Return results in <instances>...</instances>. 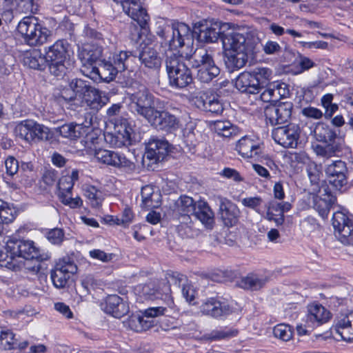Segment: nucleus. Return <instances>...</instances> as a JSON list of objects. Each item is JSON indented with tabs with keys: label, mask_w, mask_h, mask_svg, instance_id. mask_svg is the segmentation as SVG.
I'll list each match as a JSON object with an SVG mask.
<instances>
[{
	"label": "nucleus",
	"mask_w": 353,
	"mask_h": 353,
	"mask_svg": "<svg viewBox=\"0 0 353 353\" xmlns=\"http://www.w3.org/2000/svg\"><path fill=\"white\" fill-rule=\"evenodd\" d=\"M18 258L26 260L37 259L38 261L47 260L48 254H41L39 250L34 245L33 241L10 239L5 246H0V265L8 269H19Z\"/></svg>",
	"instance_id": "obj_1"
},
{
	"label": "nucleus",
	"mask_w": 353,
	"mask_h": 353,
	"mask_svg": "<svg viewBox=\"0 0 353 353\" xmlns=\"http://www.w3.org/2000/svg\"><path fill=\"white\" fill-rule=\"evenodd\" d=\"M132 58H135L132 52L121 50L118 52L111 53L108 50L91 74L92 78L100 77L105 82L112 81L119 72H121L129 67Z\"/></svg>",
	"instance_id": "obj_2"
},
{
	"label": "nucleus",
	"mask_w": 353,
	"mask_h": 353,
	"mask_svg": "<svg viewBox=\"0 0 353 353\" xmlns=\"http://www.w3.org/2000/svg\"><path fill=\"white\" fill-rule=\"evenodd\" d=\"M165 67L171 87L183 89L193 82L191 70L182 55L173 52L168 54Z\"/></svg>",
	"instance_id": "obj_3"
},
{
	"label": "nucleus",
	"mask_w": 353,
	"mask_h": 353,
	"mask_svg": "<svg viewBox=\"0 0 353 353\" xmlns=\"http://www.w3.org/2000/svg\"><path fill=\"white\" fill-rule=\"evenodd\" d=\"M312 133L317 141L325 144V145H316L314 148V151L318 156L328 159L341 151L340 138L336 131L327 124L321 122L316 123Z\"/></svg>",
	"instance_id": "obj_4"
},
{
	"label": "nucleus",
	"mask_w": 353,
	"mask_h": 353,
	"mask_svg": "<svg viewBox=\"0 0 353 353\" xmlns=\"http://www.w3.org/2000/svg\"><path fill=\"white\" fill-rule=\"evenodd\" d=\"M192 67L199 68L196 79L201 83H209L216 77L220 70L214 63L212 54L205 48H196L189 57Z\"/></svg>",
	"instance_id": "obj_5"
},
{
	"label": "nucleus",
	"mask_w": 353,
	"mask_h": 353,
	"mask_svg": "<svg viewBox=\"0 0 353 353\" xmlns=\"http://www.w3.org/2000/svg\"><path fill=\"white\" fill-rule=\"evenodd\" d=\"M17 31L30 46H41L48 41L51 31L38 23L34 17H24L17 26Z\"/></svg>",
	"instance_id": "obj_6"
},
{
	"label": "nucleus",
	"mask_w": 353,
	"mask_h": 353,
	"mask_svg": "<svg viewBox=\"0 0 353 353\" xmlns=\"http://www.w3.org/2000/svg\"><path fill=\"white\" fill-rule=\"evenodd\" d=\"M69 43L63 39L57 41L46 51L50 72L57 77H63L67 72L65 65Z\"/></svg>",
	"instance_id": "obj_7"
},
{
	"label": "nucleus",
	"mask_w": 353,
	"mask_h": 353,
	"mask_svg": "<svg viewBox=\"0 0 353 353\" xmlns=\"http://www.w3.org/2000/svg\"><path fill=\"white\" fill-rule=\"evenodd\" d=\"M16 136L29 143L48 141L51 138L50 129L33 120H24L14 128Z\"/></svg>",
	"instance_id": "obj_8"
},
{
	"label": "nucleus",
	"mask_w": 353,
	"mask_h": 353,
	"mask_svg": "<svg viewBox=\"0 0 353 353\" xmlns=\"http://www.w3.org/2000/svg\"><path fill=\"white\" fill-rule=\"evenodd\" d=\"M129 99L131 110L146 120L156 108L154 95L143 85L129 94Z\"/></svg>",
	"instance_id": "obj_9"
},
{
	"label": "nucleus",
	"mask_w": 353,
	"mask_h": 353,
	"mask_svg": "<svg viewBox=\"0 0 353 353\" xmlns=\"http://www.w3.org/2000/svg\"><path fill=\"white\" fill-rule=\"evenodd\" d=\"M158 34L168 43L171 50H176L192 41L191 30L188 26L183 23L172 24L164 30L158 32Z\"/></svg>",
	"instance_id": "obj_10"
},
{
	"label": "nucleus",
	"mask_w": 353,
	"mask_h": 353,
	"mask_svg": "<svg viewBox=\"0 0 353 353\" xmlns=\"http://www.w3.org/2000/svg\"><path fill=\"white\" fill-rule=\"evenodd\" d=\"M106 49H103L101 46L94 45H84L79 48L78 57L81 62V72L87 77H91L94 70L99 61L103 58Z\"/></svg>",
	"instance_id": "obj_11"
},
{
	"label": "nucleus",
	"mask_w": 353,
	"mask_h": 353,
	"mask_svg": "<svg viewBox=\"0 0 353 353\" xmlns=\"http://www.w3.org/2000/svg\"><path fill=\"white\" fill-rule=\"evenodd\" d=\"M301 129L299 125L290 124L274 128L272 137L276 143L285 148L297 147L300 138Z\"/></svg>",
	"instance_id": "obj_12"
},
{
	"label": "nucleus",
	"mask_w": 353,
	"mask_h": 353,
	"mask_svg": "<svg viewBox=\"0 0 353 353\" xmlns=\"http://www.w3.org/2000/svg\"><path fill=\"white\" fill-rule=\"evenodd\" d=\"M77 271V265L69 257L60 259L51 272V279L54 285L57 288H64Z\"/></svg>",
	"instance_id": "obj_13"
},
{
	"label": "nucleus",
	"mask_w": 353,
	"mask_h": 353,
	"mask_svg": "<svg viewBox=\"0 0 353 353\" xmlns=\"http://www.w3.org/2000/svg\"><path fill=\"white\" fill-rule=\"evenodd\" d=\"M293 104L290 101L279 102L265 108V119L272 125L288 122L292 117Z\"/></svg>",
	"instance_id": "obj_14"
},
{
	"label": "nucleus",
	"mask_w": 353,
	"mask_h": 353,
	"mask_svg": "<svg viewBox=\"0 0 353 353\" xmlns=\"http://www.w3.org/2000/svg\"><path fill=\"white\" fill-rule=\"evenodd\" d=\"M121 4L123 11L132 19L137 21L139 26L145 29L150 21V16L142 6L140 0H113Z\"/></svg>",
	"instance_id": "obj_15"
},
{
	"label": "nucleus",
	"mask_w": 353,
	"mask_h": 353,
	"mask_svg": "<svg viewBox=\"0 0 353 353\" xmlns=\"http://www.w3.org/2000/svg\"><path fill=\"white\" fill-rule=\"evenodd\" d=\"M93 150L92 155H94L97 161L101 163L115 168H126L128 170H132L135 168L132 162L116 152L101 148H94Z\"/></svg>",
	"instance_id": "obj_16"
},
{
	"label": "nucleus",
	"mask_w": 353,
	"mask_h": 353,
	"mask_svg": "<svg viewBox=\"0 0 353 353\" xmlns=\"http://www.w3.org/2000/svg\"><path fill=\"white\" fill-rule=\"evenodd\" d=\"M198 30V39L205 43H214L219 38L222 39L223 34V28L226 26L219 21H210L199 22L196 24Z\"/></svg>",
	"instance_id": "obj_17"
},
{
	"label": "nucleus",
	"mask_w": 353,
	"mask_h": 353,
	"mask_svg": "<svg viewBox=\"0 0 353 353\" xmlns=\"http://www.w3.org/2000/svg\"><path fill=\"white\" fill-rule=\"evenodd\" d=\"M222 43L225 51L234 50L237 52H253L254 45L248 38V34L232 31L222 37Z\"/></svg>",
	"instance_id": "obj_18"
},
{
	"label": "nucleus",
	"mask_w": 353,
	"mask_h": 353,
	"mask_svg": "<svg viewBox=\"0 0 353 353\" xmlns=\"http://www.w3.org/2000/svg\"><path fill=\"white\" fill-rule=\"evenodd\" d=\"M132 128L128 125L125 119L122 120L119 125L115 123L114 132H108L104 134L107 143L112 147L121 148L131 145Z\"/></svg>",
	"instance_id": "obj_19"
},
{
	"label": "nucleus",
	"mask_w": 353,
	"mask_h": 353,
	"mask_svg": "<svg viewBox=\"0 0 353 353\" xmlns=\"http://www.w3.org/2000/svg\"><path fill=\"white\" fill-rule=\"evenodd\" d=\"M332 225L339 239L345 244L353 241V219H350L342 212H334Z\"/></svg>",
	"instance_id": "obj_20"
},
{
	"label": "nucleus",
	"mask_w": 353,
	"mask_h": 353,
	"mask_svg": "<svg viewBox=\"0 0 353 353\" xmlns=\"http://www.w3.org/2000/svg\"><path fill=\"white\" fill-rule=\"evenodd\" d=\"M148 123L158 130L172 132L179 127V121L174 115L165 110H159L157 108L147 119Z\"/></svg>",
	"instance_id": "obj_21"
},
{
	"label": "nucleus",
	"mask_w": 353,
	"mask_h": 353,
	"mask_svg": "<svg viewBox=\"0 0 353 353\" xmlns=\"http://www.w3.org/2000/svg\"><path fill=\"white\" fill-rule=\"evenodd\" d=\"M329 182L337 190H341L347 184L348 170L345 162L338 160L332 161L325 169Z\"/></svg>",
	"instance_id": "obj_22"
},
{
	"label": "nucleus",
	"mask_w": 353,
	"mask_h": 353,
	"mask_svg": "<svg viewBox=\"0 0 353 353\" xmlns=\"http://www.w3.org/2000/svg\"><path fill=\"white\" fill-rule=\"evenodd\" d=\"M199 308L203 314L213 318L226 316L232 312L229 304L218 296L205 299Z\"/></svg>",
	"instance_id": "obj_23"
},
{
	"label": "nucleus",
	"mask_w": 353,
	"mask_h": 353,
	"mask_svg": "<svg viewBox=\"0 0 353 353\" xmlns=\"http://www.w3.org/2000/svg\"><path fill=\"white\" fill-rule=\"evenodd\" d=\"M170 144L165 139L152 137L147 145L145 155L153 163L162 161L168 156L170 151Z\"/></svg>",
	"instance_id": "obj_24"
},
{
	"label": "nucleus",
	"mask_w": 353,
	"mask_h": 353,
	"mask_svg": "<svg viewBox=\"0 0 353 353\" xmlns=\"http://www.w3.org/2000/svg\"><path fill=\"white\" fill-rule=\"evenodd\" d=\"M219 213L225 225L232 227L237 223L240 216V210L238 206L229 199L219 196Z\"/></svg>",
	"instance_id": "obj_25"
},
{
	"label": "nucleus",
	"mask_w": 353,
	"mask_h": 353,
	"mask_svg": "<svg viewBox=\"0 0 353 353\" xmlns=\"http://www.w3.org/2000/svg\"><path fill=\"white\" fill-rule=\"evenodd\" d=\"M69 89L63 90L61 92L62 98L66 101H72L77 97L83 99L88 90L92 86L90 84L81 79H72L69 83Z\"/></svg>",
	"instance_id": "obj_26"
},
{
	"label": "nucleus",
	"mask_w": 353,
	"mask_h": 353,
	"mask_svg": "<svg viewBox=\"0 0 353 353\" xmlns=\"http://www.w3.org/2000/svg\"><path fill=\"white\" fill-rule=\"evenodd\" d=\"M331 333L336 334L346 341H353V312L341 316L335 325L331 328Z\"/></svg>",
	"instance_id": "obj_27"
},
{
	"label": "nucleus",
	"mask_w": 353,
	"mask_h": 353,
	"mask_svg": "<svg viewBox=\"0 0 353 353\" xmlns=\"http://www.w3.org/2000/svg\"><path fill=\"white\" fill-rule=\"evenodd\" d=\"M109 101V98L104 92L92 86L83 99L86 106L92 112H98Z\"/></svg>",
	"instance_id": "obj_28"
},
{
	"label": "nucleus",
	"mask_w": 353,
	"mask_h": 353,
	"mask_svg": "<svg viewBox=\"0 0 353 353\" xmlns=\"http://www.w3.org/2000/svg\"><path fill=\"white\" fill-rule=\"evenodd\" d=\"M236 150L243 158H254L262 153L259 143L248 136L242 137L236 143Z\"/></svg>",
	"instance_id": "obj_29"
},
{
	"label": "nucleus",
	"mask_w": 353,
	"mask_h": 353,
	"mask_svg": "<svg viewBox=\"0 0 353 353\" xmlns=\"http://www.w3.org/2000/svg\"><path fill=\"white\" fill-rule=\"evenodd\" d=\"M104 310L115 318H121L129 312V307L123 299L117 294H111L105 299Z\"/></svg>",
	"instance_id": "obj_30"
},
{
	"label": "nucleus",
	"mask_w": 353,
	"mask_h": 353,
	"mask_svg": "<svg viewBox=\"0 0 353 353\" xmlns=\"http://www.w3.org/2000/svg\"><path fill=\"white\" fill-rule=\"evenodd\" d=\"M195 104L199 108L212 114H219L223 110V104L220 100L214 95L201 93L195 98Z\"/></svg>",
	"instance_id": "obj_31"
},
{
	"label": "nucleus",
	"mask_w": 353,
	"mask_h": 353,
	"mask_svg": "<svg viewBox=\"0 0 353 353\" xmlns=\"http://www.w3.org/2000/svg\"><path fill=\"white\" fill-rule=\"evenodd\" d=\"M312 199L314 208L323 219L327 217L331 208L336 201V196L327 189L325 190V193L321 196H318L314 194Z\"/></svg>",
	"instance_id": "obj_32"
},
{
	"label": "nucleus",
	"mask_w": 353,
	"mask_h": 353,
	"mask_svg": "<svg viewBox=\"0 0 353 353\" xmlns=\"http://www.w3.org/2000/svg\"><path fill=\"white\" fill-rule=\"evenodd\" d=\"M139 59L145 67L153 70L160 69L162 59L157 51L150 46H145L139 52Z\"/></svg>",
	"instance_id": "obj_33"
},
{
	"label": "nucleus",
	"mask_w": 353,
	"mask_h": 353,
	"mask_svg": "<svg viewBox=\"0 0 353 353\" xmlns=\"http://www.w3.org/2000/svg\"><path fill=\"white\" fill-rule=\"evenodd\" d=\"M234 86L241 92L254 94L260 92L256 81L250 71L241 72L236 78Z\"/></svg>",
	"instance_id": "obj_34"
},
{
	"label": "nucleus",
	"mask_w": 353,
	"mask_h": 353,
	"mask_svg": "<svg viewBox=\"0 0 353 353\" xmlns=\"http://www.w3.org/2000/svg\"><path fill=\"white\" fill-rule=\"evenodd\" d=\"M23 61L25 65L38 70H43L48 66L46 55L39 49H33L26 52L23 56Z\"/></svg>",
	"instance_id": "obj_35"
},
{
	"label": "nucleus",
	"mask_w": 353,
	"mask_h": 353,
	"mask_svg": "<svg viewBox=\"0 0 353 353\" xmlns=\"http://www.w3.org/2000/svg\"><path fill=\"white\" fill-rule=\"evenodd\" d=\"M249 53L234 50L225 51L224 61L226 68L230 72L242 68L248 61Z\"/></svg>",
	"instance_id": "obj_36"
},
{
	"label": "nucleus",
	"mask_w": 353,
	"mask_h": 353,
	"mask_svg": "<svg viewBox=\"0 0 353 353\" xmlns=\"http://www.w3.org/2000/svg\"><path fill=\"white\" fill-rule=\"evenodd\" d=\"M207 229H212L214 224V214L205 201L196 202V208L193 214Z\"/></svg>",
	"instance_id": "obj_37"
},
{
	"label": "nucleus",
	"mask_w": 353,
	"mask_h": 353,
	"mask_svg": "<svg viewBox=\"0 0 353 353\" xmlns=\"http://www.w3.org/2000/svg\"><path fill=\"white\" fill-rule=\"evenodd\" d=\"M28 342L19 343L13 332L0 327V350H11L19 349L22 350L28 346Z\"/></svg>",
	"instance_id": "obj_38"
},
{
	"label": "nucleus",
	"mask_w": 353,
	"mask_h": 353,
	"mask_svg": "<svg viewBox=\"0 0 353 353\" xmlns=\"http://www.w3.org/2000/svg\"><path fill=\"white\" fill-rule=\"evenodd\" d=\"M142 208L150 210L157 208L160 205V194L155 192L151 185H145L142 188L141 191Z\"/></svg>",
	"instance_id": "obj_39"
},
{
	"label": "nucleus",
	"mask_w": 353,
	"mask_h": 353,
	"mask_svg": "<svg viewBox=\"0 0 353 353\" xmlns=\"http://www.w3.org/2000/svg\"><path fill=\"white\" fill-rule=\"evenodd\" d=\"M330 312L323 305L314 304L308 308L307 319L316 325H321L329 321Z\"/></svg>",
	"instance_id": "obj_40"
},
{
	"label": "nucleus",
	"mask_w": 353,
	"mask_h": 353,
	"mask_svg": "<svg viewBox=\"0 0 353 353\" xmlns=\"http://www.w3.org/2000/svg\"><path fill=\"white\" fill-rule=\"evenodd\" d=\"M166 311V307L162 306L152 307L146 309L143 312V315L141 316V323L143 327V332L154 326V321L150 319V318L164 315Z\"/></svg>",
	"instance_id": "obj_41"
},
{
	"label": "nucleus",
	"mask_w": 353,
	"mask_h": 353,
	"mask_svg": "<svg viewBox=\"0 0 353 353\" xmlns=\"http://www.w3.org/2000/svg\"><path fill=\"white\" fill-rule=\"evenodd\" d=\"M136 293L145 300L161 299L163 294L155 288L152 283L140 284L135 287Z\"/></svg>",
	"instance_id": "obj_42"
},
{
	"label": "nucleus",
	"mask_w": 353,
	"mask_h": 353,
	"mask_svg": "<svg viewBox=\"0 0 353 353\" xmlns=\"http://www.w3.org/2000/svg\"><path fill=\"white\" fill-rule=\"evenodd\" d=\"M175 205L176 213L193 214L196 208V202L192 197L183 195L177 199Z\"/></svg>",
	"instance_id": "obj_43"
},
{
	"label": "nucleus",
	"mask_w": 353,
	"mask_h": 353,
	"mask_svg": "<svg viewBox=\"0 0 353 353\" xmlns=\"http://www.w3.org/2000/svg\"><path fill=\"white\" fill-rule=\"evenodd\" d=\"M265 219L268 221H273L277 226L283 224L285 216L281 212L279 202L273 201L268 203Z\"/></svg>",
	"instance_id": "obj_44"
},
{
	"label": "nucleus",
	"mask_w": 353,
	"mask_h": 353,
	"mask_svg": "<svg viewBox=\"0 0 353 353\" xmlns=\"http://www.w3.org/2000/svg\"><path fill=\"white\" fill-rule=\"evenodd\" d=\"M265 278L260 277L256 274H250L242 279L241 286L244 289L258 290L266 283Z\"/></svg>",
	"instance_id": "obj_45"
},
{
	"label": "nucleus",
	"mask_w": 353,
	"mask_h": 353,
	"mask_svg": "<svg viewBox=\"0 0 353 353\" xmlns=\"http://www.w3.org/2000/svg\"><path fill=\"white\" fill-rule=\"evenodd\" d=\"M82 127L81 125L68 123L61 125L57 129V131L61 136L70 139H76L79 138L81 135V130Z\"/></svg>",
	"instance_id": "obj_46"
},
{
	"label": "nucleus",
	"mask_w": 353,
	"mask_h": 353,
	"mask_svg": "<svg viewBox=\"0 0 353 353\" xmlns=\"http://www.w3.org/2000/svg\"><path fill=\"white\" fill-rule=\"evenodd\" d=\"M256 81V85L261 90L264 85L270 79L272 72L270 68L265 67H256L250 71Z\"/></svg>",
	"instance_id": "obj_47"
},
{
	"label": "nucleus",
	"mask_w": 353,
	"mask_h": 353,
	"mask_svg": "<svg viewBox=\"0 0 353 353\" xmlns=\"http://www.w3.org/2000/svg\"><path fill=\"white\" fill-rule=\"evenodd\" d=\"M85 196L90 201V203L93 208L99 207L103 200L102 192L92 185H88L85 188Z\"/></svg>",
	"instance_id": "obj_48"
},
{
	"label": "nucleus",
	"mask_w": 353,
	"mask_h": 353,
	"mask_svg": "<svg viewBox=\"0 0 353 353\" xmlns=\"http://www.w3.org/2000/svg\"><path fill=\"white\" fill-rule=\"evenodd\" d=\"M274 335L283 341H290L293 336V330L292 327L285 323H281L276 325L273 330Z\"/></svg>",
	"instance_id": "obj_49"
},
{
	"label": "nucleus",
	"mask_w": 353,
	"mask_h": 353,
	"mask_svg": "<svg viewBox=\"0 0 353 353\" xmlns=\"http://www.w3.org/2000/svg\"><path fill=\"white\" fill-rule=\"evenodd\" d=\"M237 331L231 329H223L213 330L210 333L206 334V338L209 340L216 341L220 339H229L236 336Z\"/></svg>",
	"instance_id": "obj_50"
},
{
	"label": "nucleus",
	"mask_w": 353,
	"mask_h": 353,
	"mask_svg": "<svg viewBox=\"0 0 353 353\" xmlns=\"http://www.w3.org/2000/svg\"><path fill=\"white\" fill-rule=\"evenodd\" d=\"M81 142L83 143L85 148L88 150V153L90 155L92 154L93 149L97 148V145L99 144L97 133L94 131L88 132Z\"/></svg>",
	"instance_id": "obj_51"
},
{
	"label": "nucleus",
	"mask_w": 353,
	"mask_h": 353,
	"mask_svg": "<svg viewBox=\"0 0 353 353\" xmlns=\"http://www.w3.org/2000/svg\"><path fill=\"white\" fill-rule=\"evenodd\" d=\"M58 196L62 203L72 208L80 207L82 204V200L79 197L72 198V193L58 194Z\"/></svg>",
	"instance_id": "obj_52"
},
{
	"label": "nucleus",
	"mask_w": 353,
	"mask_h": 353,
	"mask_svg": "<svg viewBox=\"0 0 353 353\" xmlns=\"http://www.w3.org/2000/svg\"><path fill=\"white\" fill-rule=\"evenodd\" d=\"M47 239L53 244L59 245L64 239V232L60 228H54L47 233Z\"/></svg>",
	"instance_id": "obj_53"
},
{
	"label": "nucleus",
	"mask_w": 353,
	"mask_h": 353,
	"mask_svg": "<svg viewBox=\"0 0 353 353\" xmlns=\"http://www.w3.org/2000/svg\"><path fill=\"white\" fill-rule=\"evenodd\" d=\"M74 183L69 176H62L58 182L57 188H58V194H65V193H71L72 190L73 188Z\"/></svg>",
	"instance_id": "obj_54"
},
{
	"label": "nucleus",
	"mask_w": 353,
	"mask_h": 353,
	"mask_svg": "<svg viewBox=\"0 0 353 353\" xmlns=\"http://www.w3.org/2000/svg\"><path fill=\"white\" fill-rule=\"evenodd\" d=\"M14 219L13 210L11 209L8 203L5 202V205L0 210V221L3 223L12 222Z\"/></svg>",
	"instance_id": "obj_55"
},
{
	"label": "nucleus",
	"mask_w": 353,
	"mask_h": 353,
	"mask_svg": "<svg viewBox=\"0 0 353 353\" xmlns=\"http://www.w3.org/2000/svg\"><path fill=\"white\" fill-rule=\"evenodd\" d=\"M260 98L261 101L265 103L277 101L274 92V85H272V83L269 84L268 87L261 92Z\"/></svg>",
	"instance_id": "obj_56"
},
{
	"label": "nucleus",
	"mask_w": 353,
	"mask_h": 353,
	"mask_svg": "<svg viewBox=\"0 0 353 353\" xmlns=\"http://www.w3.org/2000/svg\"><path fill=\"white\" fill-rule=\"evenodd\" d=\"M89 254L91 258L107 263L113 259V254L106 253L103 250L95 249L90 251Z\"/></svg>",
	"instance_id": "obj_57"
},
{
	"label": "nucleus",
	"mask_w": 353,
	"mask_h": 353,
	"mask_svg": "<svg viewBox=\"0 0 353 353\" xmlns=\"http://www.w3.org/2000/svg\"><path fill=\"white\" fill-rule=\"evenodd\" d=\"M167 279L169 283H172L178 287H183L187 282V277L177 272L168 273Z\"/></svg>",
	"instance_id": "obj_58"
},
{
	"label": "nucleus",
	"mask_w": 353,
	"mask_h": 353,
	"mask_svg": "<svg viewBox=\"0 0 353 353\" xmlns=\"http://www.w3.org/2000/svg\"><path fill=\"white\" fill-rule=\"evenodd\" d=\"M6 173L10 176L14 175L19 170V162L12 156L8 157L5 161Z\"/></svg>",
	"instance_id": "obj_59"
},
{
	"label": "nucleus",
	"mask_w": 353,
	"mask_h": 353,
	"mask_svg": "<svg viewBox=\"0 0 353 353\" xmlns=\"http://www.w3.org/2000/svg\"><path fill=\"white\" fill-rule=\"evenodd\" d=\"M241 203L245 207L259 212L258 208L263 203V199L260 196L246 197L242 199Z\"/></svg>",
	"instance_id": "obj_60"
},
{
	"label": "nucleus",
	"mask_w": 353,
	"mask_h": 353,
	"mask_svg": "<svg viewBox=\"0 0 353 353\" xmlns=\"http://www.w3.org/2000/svg\"><path fill=\"white\" fill-rule=\"evenodd\" d=\"M263 50L266 54H275L281 51V47L276 41H268L263 45Z\"/></svg>",
	"instance_id": "obj_61"
},
{
	"label": "nucleus",
	"mask_w": 353,
	"mask_h": 353,
	"mask_svg": "<svg viewBox=\"0 0 353 353\" xmlns=\"http://www.w3.org/2000/svg\"><path fill=\"white\" fill-rule=\"evenodd\" d=\"M272 85H274V92L277 101L289 94V90L285 83L274 82Z\"/></svg>",
	"instance_id": "obj_62"
},
{
	"label": "nucleus",
	"mask_w": 353,
	"mask_h": 353,
	"mask_svg": "<svg viewBox=\"0 0 353 353\" xmlns=\"http://www.w3.org/2000/svg\"><path fill=\"white\" fill-rule=\"evenodd\" d=\"M81 285L86 291L90 293L92 290H94L98 285L97 281L91 274L85 276L81 281Z\"/></svg>",
	"instance_id": "obj_63"
},
{
	"label": "nucleus",
	"mask_w": 353,
	"mask_h": 353,
	"mask_svg": "<svg viewBox=\"0 0 353 353\" xmlns=\"http://www.w3.org/2000/svg\"><path fill=\"white\" fill-rule=\"evenodd\" d=\"M182 294L186 301L192 305H194V299L196 292L192 286L190 285H184L182 287Z\"/></svg>",
	"instance_id": "obj_64"
}]
</instances>
